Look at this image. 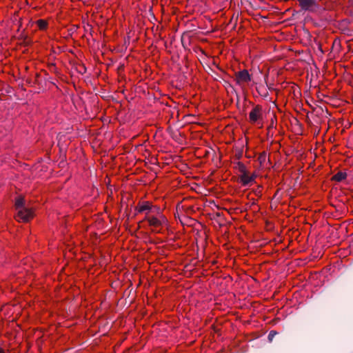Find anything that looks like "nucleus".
<instances>
[{
  "instance_id": "1",
  "label": "nucleus",
  "mask_w": 353,
  "mask_h": 353,
  "mask_svg": "<svg viewBox=\"0 0 353 353\" xmlns=\"http://www.w3.org/2000/svg\"><path fill=\"white\" fill-rule=\"evenodd\" d=\"M159 234L161 236H156V244L165 241L169 234V224L166 216L164 214H156V234Z\"/></svg>"
},
{
  "instance_id": "2",
  "label": "nucleus",
  "mask_w": 353,
  "mask_h": 353,
  "mask_svg": "<svg viewBox=\"0 0 353 353\" xmlns=\"http://www.w3.org/2000/svg\"><path fill=\"white\" fill-rule=\"evenodd\" d=\"M25 200L22 197H19L15 201V207L18 210L16 216L17 221L26 222L32 219L34 216L33 210L31 208H28L24 206Z\"/></svg>"
},
{
  "instance_id": "3",
  "label": "nucleus",
  "mask_w": 353,
  "mask_h": 353,
  "mask_svg": "<svg viewBox=\"0 0 353 353\" xmlns=\"http://www.w3.org/2000/svg\"><path fill=\"white\" fill-rule=\"evenodd\" d=\"M249 122L258 125L260 128L263 125V110L261 105H255L249 113Z\"/></svg>"
},
{
  "instance_id": "4",
  "label": "nucleus",
  "mask_w": 353,
  "mask_h": 353,
  "mask_svg": "<svg viewBox=\"0 0 353 353\" xmlns=\"http://www.w3.org/2000/svg\"><path fill=\"white\" fill-rule=\"evenodd\" d=\"M235 80L239 85H244L251 81V77L247 70H243L236 72Z\"/></svg>"
},
{
  "instance_id": "5",
  "label": "nucleus",
  "mask_w": 353,
  "mask_h": 353,
  "mask_svg": "<svg viewBox=\"0 0 353 353\" xmlns=\"http://www.w3.org/2000/svg\"><path fill=\"white\" fill-rule=\"evenodd\" d=\"M256 175L254 174H250L248 172H246L242 174H239V181L243 186L250 185L254 181Z\"/></svg>"
},
{
  "instance_id": "6",
  "label": "nucleus",
  "mask_w": 353,
  "mask_h": 353,
  "mask_svg": "<svg viewBox=\"0 0 353 353\" xmlns=\"http://www.w3.org/2000/svg\"><path fill=\"white\" fill-rule=\"evenodd\" d=\"M299 5L303 10H312L317 7L315 0H299Z\"/></svg>"
},
{
  "instance_id": "7",
  "label": "nucleus",
  "mask_w": 353,
  "mask_h": 353,
  "mask_svg": "<svg viewBox=\"0 0 353 353\" xmlns=\"http://www.w3.org/2000/svg\"><path fill=\"white\" fill-rule=\"evenodd\" d=\"M347 174L345 172H339L333 176V180L340 182L345 179Z\"/></svg>"
},
{
  "instance_id": "8",
  "label": "nucleus",
  "mask_w": 353,
  "mask_h": 353,
  "mask_svg": "<svg viewBox=\"0 0 353 353\" xmlns=\"http://www.w3.org/2000/svg\"><path fill=\"white\" fill-rule=\"evenodd\" d=\"M152 207V205L148 202H144L141 205H139V212H143L145 211L149 210Z\"/></svg>"
},
{
  "instance_id": "9",
  "label": "nucleus",
  "mask_w": 353,
  "mask_h": 353,
  "mask_svg": "<svg viewBox=\"0 0 353 353\" xmlns=\"http://www.w3.org/2000/svg\"><path fill=\"white\" fill-rule=\"evenodd\" d=\"M236 168L240 173L239 174H242L248 172L245 165L240 161L236 163Z\"/></svg>"
},
{
  "instance_id": "10",
  "label": "nucleus",
  "mask_w": 353,
  "mask_h": 353,
  "mask_svg": "<svg viewBox=\"0 0 353 353\" xmlns=\"http://www.w3.org/2000/svg\"><path fill=\"white\" fill-rule=\"evenodd\" d=\"M37 24L39 29L44 30L47 27V22L45 20L39 19L37 21Z\"/></svg>"
},
{
  "instance_id": "11",
  "label": "nucleus",
  "mask_w": 353,
  "mask_h": 353,
  "mask_svg": "<svg viewBox=\"0 0 353 353\" xmlns=\"http://www.w3.org/2000/svg\"><path fill=\"white\" fill-rule=\"evenodd\" d=\"M275 334H276L275 332L273 334L272 332H270V333L269 334V338L270 340H271V337H273Z\"/></svg>"
},
{
  "instance_id": "12",
  "label": "nucleus",
  "mask_w": 353,
  "mask_h": 353,
  "mask_svg": "<svg viewBox=\"0 0 353 353\" xmlns=\"http://www.w3.org/2000/svg\"><path fill=\"white\" fill-rule=\"evenodd\" d=\"M0 353H6V350L3 348H2L1 347H0Z\"/></svg>"
},
{
  "instance_id": "13",
  "label": "nucleus",
  "mask_w": 353,
  "mask_h": 353,
  "mask_svg": "<svg viewBox=\"0 0 353 353\" xmlns=\"http://www.w3.org/2000/svg\"><path fill=\"white\" fill-rule=\"evenodd\" d=\"M155 200H156V201H157V200H158V201H159V200H160V199L155 198ZM161 200L162 201V199H161Z\"/></svg>"
}]
</instances>
